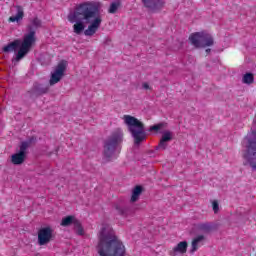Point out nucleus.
<instances>
[{
    "label": "nucleus",
    "mask_w": 256,
    "mask_h": 256,
    "mask_svg": "<svg viewBox=\"0 0 256 256\" xmlns=\"http://www.w3.org/2000/svg\"><path fill=\"white\" fill-rule=\"evenodd\" d=\"M99 9H101L100 2H83L69 11L67 19L69 23H74L73 31L76 35H81L84 31L86 37H93L97 33L103 21ZM87 23L90 25L85 30Z\"/></svg>",
    "instance_id": "obj_1"
},
{
    "label": "nucleus",
    "mask_w": 256,
    "mask_h": 256,
    "mask_svg": "<svg viewBox=\"0 0 256 256\" xmlns=\"http://www.w3.org/2000/svg\"><path fill=\"white\" fill-rule=\"evenodd\" d=\"M98 239L96 250L99 256H127V248L119 236L115 234L111 224H101Z\"/></svg>",
    "instance_id": "obj_2"
},
{
    "label": "nucleus",
    "mask_w": 256,
    "mask_h": 256,
    "mask_svg": "<svg viewBox=\"0 0 256 256\" xmlns=\"http://www.w3.org/2000/svg\"><path fill=\"white\" fill-rule=\"evenodd\" d=\"M35 31H30L24 34L23 39H17L8 45L4 46V53H13V51H17L15 58H13V63H19L29 51H31V47L35 45Z\"/></svg>",
    "instance_id": "obj_3"
},
{
    "label": "nucleus",
    "mask_w": 256,
    "mask_h": 256,
    "mask_svg": "<svg viewBox=\"0 0 256 256\" xmlns=\"http://www.w3.org/2000/svg\"><path fill=\"white\" fill-rule=\"evenodd\" d=\"M242 157L248 165L256 171V125L242 140Z\"/></svg>",
    "instance_id": "obj_4"
},
{
    "label": "nucleus",
    "mask_w": 256,
    "mask_h": 256,
    "mask_svg": "<svg viewBox=\"0 0 256 256\" xmlns=\"http://www.w3.org/2000/svg\"><path fill=\"white\" fill-rule=\"evenodd\" d=\"M122 120L128 127V131L131 133L135 145H139L147 139V133H145V125L143 122H141V120L131 115H124Z\"/></svg>",
    "instance_id": "obj_5"
},
{
    "label": "nucleus",
    "mask_w": 256,
    "mask_h": 256,
    "mask_svg": "<svg viewBox=\"0 0 256 256\" xmlns=\"http://www.w3.org/2000/svg\"><path fill=\"white\" fill-rule=\"evenodd\" d=\"M123 141V130L117 129L115 130L111 137H109L104 142V150H103V162L109 163V161H113V159H117V155L115 154V149H117V145Z\"/></svg>",
    "instance_id": "obj_6"
},
{
    "label": "nucleus",
    "mask_w": 256,
    "mask_h": 256,
    "mask_svg": "<svg viewBox=\"0 0 256 256\" xmlns=\"http://www.w3.org/2000/svg\"><path fill=\"white\" fill-rule=\"evenodd\" d=\"M189 42L191 45L197 48L211 47L213 45V36L207 31L195 32L189 36Z\"/></svg>",
    "instance_id": "obj_7"
},
{
    "label": "nucleus",
    "mask_w": 256,
    "mask_h": 256,
    "mask_svg": "<svg viewBox=\"0 0 256 256\" xmlns=\"http://www.w3.org/2000/svg\"><path fill=\"white\" fill-rule=\"evenodd\" d=\"M165 127H166L165 123H159V124L150 126V128H149L150 132L162 133V137H161L160 143L158 145V149H161L162 151H165V149H167L168 142L173 140V132H171L169 130L163 131V129H165Z\"/></svg>",
    "instance_id": "obj_8"
},
{
    "label": "nucleus",
    "mask_w": 256,
    "mask_h": 256,
    "mask_svg": "<svg viewBox=\"0 0 256 256\" xmlns=\"http://www.w3.org/2000/svg\"><path fill=\"white\" fill-rule=\"evenodd\" d=\"M67 70V61H61L51 72V77L49 80L50 85H57L59 81L65 76V71Z\"/></svg>",
    "instance_id": "obj_9"
},
{
    "label": "nucleus",
    "mask_w": 256,
    "mask_h": 256,
    "mask_svg": "<svg viewBox=\"0 0 256 256\" xmlns=\"http://www.w3.org/2000/svg\"><path fill=\"white\" fill-rule=\"evenodd\" d=\"M54 230L51 226L42 227L38 231V244L39 245H47L51 243L53 240V237L55 235L53 234Z\"/></svg>",
    "instance_id": "obj_10"
},
{
    "label": "nucleus",
    "mask_w": 256,
    "mask_h": 256,
    "mask_svg": "<svg viewBox=\"0 0 256 256\" xmlns=\"http://www.w3.org/2000/svg\"><path fill=\"white\" fill-rule=\"evenodd\" d=\"M12 15L8 18V23H16L17 25H21L23 18L25 17V10L21 6H15L14 9L11 10Z\"/></svg>",
    "instance_id": "obj_11"
},
{
    "label": "nucleus",
    "mask_w": 256,
    "mask_h": 256,
    "mask_svg": "<svg viewBox=\"0 0 256 256\" xmlns=\"http://www.w3.org/2000/svg\"><path fill=\"white\" fill-rule=\"evenodd\" d=\"M188 247H189V243H187V241H181L172 248V250L169 252V255L170 256L185 255V253H187Z\"/></svg>",
    "instance_id": "obj_12"
},
{
    "label": "nucleus",
    "mask_w": 256,
    "mask_h": 256,
    "mask_svg": "<svg viewBox=\"0 0 256 256\" xmlns=\"http://www.w3.org/2000/svg\"><path fill=\"white\" fill-rule=\"evenodd\" d=\"M165 0H143V3L145 7H148V9H152V11H156V9H159L160 7H163Z\"/></svg>",
    "instance_id": "obj_13"
},
{
    "label": "nucleus",
    "mask_w": 256,
    "mask_h": 256,
    "mask_svg": "<svg viewBox=\"0 0 256 256\" xmlns=\"http://www.w3.org/2000/svg\"><path fill=\"white\" fill-rule=\"evenodd\" d=\"M203 241H205V236L203 235H198L196 236L191 243V253H195V251H197V249H199V247H201Z\"/></svg>",
    "instance_id": "obj_14"
},
{
    "label": "nucleus",
    "mask_w": 256,
    "mask_h": 256,
    "mask_svg": "<svg viewBox=\"0 0 256 256\" xmlns=\"http://www.w3.org/2000/svg\"><path fill=\"white\" fill-rule=\"evenodd\" d=\"M115 209L119 215H121L122 217H125V218L130 217L131 213H133L131 211V208H129L128 206L122 205V204L116 205Z\"/></svg>",
    "instance_id": "obj_15"
},
{
    "label": "nucleus",
    "mask_w": 256,
    "mask_h": 256,
    "mask_svg": "<svg viewBox=\"0 0 256 256\" xmlns=\"http://www.w3.org/2000/svg\"><path fill=\"white\" fill-rule=\"evenodd\" d=\"M25 162V154L23 152H17L11 156V163L13 165H22Z\"/></svg>",
    "instance_id": "obj_16"
},
{
    "label": "nucleus",
    "mask_w": 256,
    "mask_h": 256,
    "mask_svg": "<svg viewBox=\"0 0 256 256\" xmlns=\"http://www.w3.org/2000/svg\"><path fill=\"white\" fill-rule=\"evenodd\" d=\"M195 229L200 233H211L213 227L209 223H199L195 225Z\"/></svg>",
    "instance_id": "obj_17"
},
{
    "label": "nucleus",
    "mask_w": 256,
    "mask_h": 256,
    "mask_svg": "<svg viewBox=\"0 0 256 256\" xmlns=\"http://www.w3.org/2000/svg\"><path fill=\"white\" fill-rule=\"evenodd\" d=\"M77 219L75 216H66L64 218H62V221L60 223V225L62 227H69L70 225H75L77 223Z\"/></svg>",
    "instance_id": "obj_18"
},
{
    "label": "nucleus",
    "mask_w": 256,
    "mask_h": 256,
    "mask_svg": "<svg viewBox=\"0 0 256 256\" xmlns=\"http://www.w3.org/2000/svg\"><path fill=\"white\" fill-rule=\"evenodd\" d=\"M141 193H143V188L141 186H136L132 190L131 202L135 203V201H138Z\"/></svg>",
    "instance_id": "obj_19"
},
{
    "label": "nucleus",
    "mask_w": 256,
    "mask_h": 256,
    "mask_svg": "<svg viewBox=\"0 0 256 256\" xmlns=\"http://www.w3.org/2000/svg\"><path fill=\"white\" fill-rule=\"evenodd\" d=\"M253 81H255V77L252 73H246L242 77V83H244L245 85H251Z\"/></svg>",
    "instance_id": "obj_20"
},
{
    "label": "nucleus",
    "mask_w": 256,
    "mask_h": 256,
    "mask_svg": "<svg viewBox=\"0 0 256 256\" xmlns=\"http://www.w3.org/2000/svg\"><path fill=\"white\" fill-rule=\"evenodd\" d=\"M74 231L77 235H85V229L83 228V225H81V222L79 220L76 221V223L74 224Z\"/></svg>",
    "instance_id": "obj_21"
},
{
    "label": "nucleus",
    "mask_w": 256,
    "mask_h": 256,
    "mask_svg": "<svg viewBox=\"0 0 256 256\" xmlns=\"http://www.w3.org/2000/svg\"><path fill=\"white\" fill-rule=\"evenodd\" d=\"M117 9H119V1H114L110 5L108 13H117Z\"/></svg>",
    "instance_id": "obj_22"
},
{
    "label": "nucleus",
    "mask_w": 256,
    "mask_h": 256,
    "mask_svg": "<svg viewBox=\"0 0 256 256\" xmlns=\"http://www.w3.org/2000/svg\"><path fill=\"white\" fill-rule=\"evenodd\" d=\"M30 27L31 29H37V27H41V20H39L38 18L32 19Z\"/></svg>",
    "instance_id": "obj_23"
},
{
    "label": "nucleus",
    "mask_w": 256,
    "mask_h": 256,
    "mask_svg": "<svg viewBox=\"0 0 256 256\" xmlns=\"http://www.w3.org/2000/svg\"><path fill=\"white\" fill-rule=\"evenodd\" d=\"M27 147H29V143L28 142H22L20 145V153H23V155H26V151H27Z\"/></svg>",
    "instance_id": "obj_24"
},
{
    "label": "nucleus",
    "mask_w": 256,
    "mask_h": 256,
    "mask_svg": "<svg viewBox=\"0 0 256 256\" xmlns=\"http://www.w3.org/2000/svg\"><path fill=\"white\" fill-rule=\"evenodd\" d=\"M212 209L214 213H219V202L217 200L212 201Z\"/></svg>",
    "instance_id": "obj_25"
},
{
    "label": "nucleus",
    "mask_w": 256,
    "mask_h": 256,
    "mask_svg": "<svg viewBox=\"0 0 256 256\" xmlns=\"http://www.w3.org/2000/svg\"><path fill=\"white\" fill-rule=\"evenodd\" d=\"M142 89H144L145 91H151L152 89L151 84H149V82H143Z\"/></svg>",
    "instance_id": "obj_26"
},
{
    "label": "nucleus",
    "mask_w": 256,
    "mask_h": 256,
    "mask_svg": "<svg viewBox=\"0 0 256 256\" xmlns=\"http://www.w3.org/2000/svg\"><path fill=\"white\" fill-rule=\"evenodd\" d=\"M47 91H49V88H43L42 90H39V93H47Z\"/></svg>",
    "instance_id": "obj_27"
},
{
    "label": "nucleus",
    "mask_w": 256,
    "mask_h": 256,
    "mask_svg": "<svg viewBox=\"0 0 256 256\" xmlns=\"http://www.w3.org/2000/svg\"><path fill=\"white\" fill-rule=\"evenodd\" d=\"M209 51H211V50L207 49V50H206V53H209Z\"/></svg>",
    "instance_id": "obj_28"
}]
</instances>
